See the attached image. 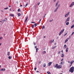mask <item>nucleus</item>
Returning <instances> with one entry per match:
<instances>
[{
    "instance_id": "5",
    "label": "nucleus",
    "mask_w": 74,
    "mask_h": 74,
    "mask_svg": "<svg viewBox=\"0 0 74 74\" xmlns=\"http://www.w3.org/2000/svg\"><path fill=\"white\" fill-rule=\"evenodd\" d=\"M70 14V12H68L67 14L65 15V17H67Z\"/></svg>"
},
{
    "instance_id": "19",
    "label": "nucleus",
    "mask_w": 74,
    "mask_h": 74,
    "mask_svg": "<svg viewBox=\"0 0 74 74\" xmlns=\"http://www.w3.org/2000/svg\"><path fill=\"white\" fill-rule=\"evenodd\" d=\"M43 67H45V66H46V64L44 63V64L43 65Z\"/></svg>"
},
{
    "instance_id": "30",
    "label": "nucleus",
    "mask_w": 74,
    "mask_h": 74,
    "mask_svg": "<svg viewBox=\"0 0 74 74\" xmlns=\"http://www.w3.org/2000/svg\"><path fill=\"white\" fill-rule=\"evenodd\" d=\"M47 73L48 74H51V73L49 72H47Z\"/></svg>"
},
{
    "instance_id": "10",
    "label": "nucleus",
    "mask_w": 74,
    "mask_h": 74,
    "mask_svg": "<svg viewBox=\"0 0 74 74\" xmlns=\"http://www.w3.org/2000/svg\"><path fill=\"white\" fill-rule=\"evenodd\" d=\"M59 1H58L57 3H56V7L58 6V4H59Z\"/></svg>"
},
{
    "instance_id": "29",
    "label": "nucleus",
    "mask_w": 74,
    "mask_h": 74,
    "mask_svg": "<svg viewBox=\"0 0 74 74\" xmlns=\"http://www.w3.org/2000/svg\"><path fill=\"white\" fill-rule=\"evenodd\" d=\"M56 46H55L54 47H53V48H52V49H55V48H56Z\"/></svg>"
},
{
    "instance_id": "48",
    "label": "nucleus",
    "mask_w": 74,
    "mask_h": 74,
    "mask_svg": "<svg viewBox=\"0 0 74 74\" xmlns=\"http://www.w3.org/2000/svg\"><path fill=\"white\" fill-rule=\"evenodd\" d=\"M60 53V51L58 53V54H59V53Z\"/></svg>"
},
{
    "instance_id": "55",
    "label": "nucleus",
    "mask_w": 74,
    "mask_h": 74,
    "mask_svg": "<svg viewBox=\"0 0 74 74\" xmlns=\"http://www.w3.org/2000/svg\"><path fill=\"white\" fill-rule=\"evenodd\" d=\"M71 65H72V64H71V65L70 66V67H71Z\"/></svg>"
},
{
    "instance_id": "18",
    "label": "nucleus",
    "mask_w": 74,
    "mask_h": 74,
    "mask_svg": "<svg viewBox=\"0 0 74 74\" xmlns=\"http://www.w3.org/2000/svg\"><path fill=\"white\" fill-rule=\"evenodd\" d=\"M5 69H1V71H5Z\"/></svg>"
},
{
    "instance_id": "56",
    "label": "nucleus",
    "mask_w": 74,
    "mask_h": 74,
    "mask_svg": "<svg viewBox=\"0 0 74 74\" xmlns=\"http://www.w3.org/2000/svg\"><path fill=\"white\" fill-rule=\"evenodd\" d=\"M3 36H5V34H3Z\"/></svg>"
},
{
    "instance_id": "21",
    "label": "nucleus",
    "mask_w": 74,
    "mask_h": 74,
    "mask_svg": "<svg viewBox=\"0 0 74 74\" xmlns=\"http://www.w3.org/2000/svg\"><path fill=\"white\" fill-rule=\"evenodd\" d=\"M18 12H21V9H18Z\"/></svg>"
},
{
    "instance_id": "34",
    "label": "nucleus",
    "mask_w": 74,
    "mask_h": 74,
    "mask_svg": "<svg viewBox=\"0 0 74 74\" xmlns=\"http://www.w3.org/2000/svg\"><path fill=\"white\" fill-rule=\"evenodd\" d=\"M32 28H33L34 27V25H32Z\"/></svg>"
},
{
    "instance_id": "57",
    "label": "nucleus",
    "mask_w": 74,
    "mask_h": 74,
    "mask_svg": "<svg viewBox=\"0 0 74 74\" xmlns=\"http://www.w3.org/2000/svg\"><path fill=\"white\" fill-rule=\"evenodd\" d=\"M63 52V51L62 50V51H61V52Z\"/></svg>"
},
{
    "instance_id": "62",
    "label": "nucleus",
    "mask_w": 74,
    "mask_h": 74,
    "mask_svg": "<svg viewBox=\"0 0 74 74\" xmlns=\"http://www.w3.org/2000/svg\"><path fill=\"white\" fill-rule=\"evenodd\" d=\"M0 22H2V21H0Z\"/></svg>"
},
{
    "instance_id": "40",
    "label": "nucleus",
    "mask_w": 74,
    "mask_h": 74,
    "mask_svg": "<svg viewBox=\"0 0 74 74\" xmlns=\"http://www.w3.org/2000/svg\"><path fill=\"white\" fill-rule=\"evenodd\" d=\"M40 2H39V3H38V5H40Z\"/></svg>"
},
{
    "instance_id": "13",
    "label": "nucleus",
    "mask_w": 74,
    "mask_h": 74,
    "mask_svg": "<svg viewBox=\"0 0 74 74\" xmlns=\"http://www.w3.org/2000/svg\"><path fill=\"white\" fill-rule=\"evenodd\" d=\"M52 63L51 62H49L48 63L49 66H51V64H52Z\"/></svg>"
},
{
    "instance_id": "64",
    "label": "nucleus",
    "mask_w": 74,
    "mask_h": 74,
    "mask_svg": "<svg viewBox=\"0 0 74 74\" xmlns=\"http://www.w3.org/2000/svg\"><path fill=\"white\" fill-rule=\"evenodd\" d=\"M56 43H55V45H56Z\"/></svg>"
},
{
    "instance_id": "25",
    "label": "nucleus",
    "mask_w": 74,
    "mask_h": 74,
    "mask_svg": "<svg viewBox=\"0 0 74 74\" xmlns=\"http://www.w3.org/2000/svg\"><path fill=\"white\" fill-rule=\"evenodd\" d=\"M11 58H12V57H11V56H9L8 57V59H11Z\"/></svg>"
},
{
    "instance_id": "3",
    "label": "nucleus",
    "mask_w": 74,
    "mask_h": 74,
    "mask_svg": "<svg viewBox=\"0 0 74 74\" xmlns=\"http://www.w3.org/2000/svg\"><path fill=\"white\" fill-rule=\"evenodd\" d=\"M60 4H59L58 5V6L56 8L55 10H54V12H56V11H57V10H58V8H59V7H60Z\"/></svg>"
},
{
    "instance_id": "28",
    "label": "nucleus",
    "mask_w": 74,
    "mask_h": 74,
    "mask_svg": "<svg viewBox=\"0 0 74 74\" xmlns=\"http://www.w3.org/2000/svg\"><path fill=\"white\" fill-rule=\"evenodd\" d=\"M62 58H63V57H64V54H62V56H61Z\"/></svg>"
},
{
    "instance_id": "17",
    "label": "nucleus",
    "mask_w": 74,
    "mask_h": 74,
    "mask_svg": "<svg viewBox=\"0 0 74 74\" xmlns=\"http://www.w3.org/2000/svg\"><path fill=\"white\" fill-rule=\"evenodd\" d=\"M68 51H69V48H67L66 49V52H68Z\"/></svg>"
},
{
    "instance_id": "20",
    "label": "nucleus",
    "mask_w": 74,
    "mask_h": 74,
    "mask_svg": "<svg viewBox=\"0 0 74 74\" xmlns=\"http://www.w3.org/2000/svg\"><path fill=\"white\" fill-rule=\"evenodd\" d=\"M74 60H72V61L71 62H70V63L71 64H73V63H74Z\"/></svg>"
},
{
    "instance_id": "27",
    "label": "nucleus",
    "mask_w": 74,
    "mask_h": 74,
    "mask_svg": "<svg viewBox=\"0 0 74 74\" xmlns=\"http://www.w3.org/2000/svg\"><path fill=\"white\" fill-rule=\"evenodd\" d=\"M69 22H68L66 23V25H69Z\"/></svg>"
},
{
    "instance_id": "2",
    "label": "nucleus",
    "mask_w": 74,
    "mask_h": 74,
    "mask_svg": "<svg viewBox=\"0 0 74 74\" xmlns=\"http://www.w3.org/2000/svg\"><path fill=\"white\" fill-rule=\"evenodd\" d=\"M64 29H63L59 33V36H60V35H61V34H62V33H63V32H64Z\"/></svg>"
},
{
    "instance_id": "12",
    "label": "nucleus",
    "mask_w": 74,
    "mask_h": 74,
    "mask_svg": "<svg viewBox=\"0 0 74 74\" xmlns=\"http://www.w3.org/2000/svg\"><path fill=\"white\" fill-rule=\"evenodd\" d=\"M54 41V40H51L50 41V43H51V44H52L53 42Z\"/></svg>"
},
{
    "instance_id": "32",
    "label": "nucleus",
    "mask_w": 74,
    "mask_h": 74,
    "mask_svg": "<svg viewBox=\"0 0 74 74\" xmlns=\"http://www.w3.org/2000/svg\"><path fill=\"white\" fill-rule=\"evenodd\" d=\"M36 52H38V49L36 48Z\"/></svg>"
},
{
    "instance_id": "9",
    "label": "nucleus",
    "mask_w": 74,
    "mask_h": 74,
    "mask_svg": "<svg viewBox=\"0 0 74 74\" xmlns=\"http://www.w3.org/2000/svg\"><path fill=\"white\" fill-rule=\"evenodd\" d=\"M69 38H67L65 41V43H66V42H67V41H69Z\"/></svg>"
},
{
    "instance_id": "52",
    "label": "nucleus",
    "mask_w": 74,
    "mask_h": 74,
    "mask_svg": "<svg viewBox=\"0 0 74 74\" xmlns=\"http://www.w3.org/2000/svg\"><path fill=\"white\" fill-rule=\"evenodd\" d=\"M56 1V0H54V2H55Z\"/></svg>"
},
{
    "instance_id": "8",
    "label": "nucleus",
    "mask_w": 74,
    "mask_h": 74,
    "mask_svg": "<svg viewBox=\"0 0 74 74\" xmlns=\"http://www.w3.org/2000/svg\"><path fill=\"white\" fill-rule=\"evenodd\" d=\"M74 5V2H73L71 5L70 6V7H72V6H73Z\"/></svg>"
},
{
    "instance_id": "11",
    "label": "nucleus",
    "mask_w": 74,
    "mask_h": 74,
    "mask_svg": "<svg viewBox=\"0 0 74 74\" xmlns=\"http://www.w3.org/2000/svg\"><path fill=\"white\" fill-rule=\"evenodd\" d=\"M28 19V17L27 16V18H26L25 21L24 22H26L27 21V19Z\"/></svg>"
},
{
    "instance_id": "4",
    "label": "nucleus",
    "mask_w": 74,
    "mask_h": 74,
    "mask_svg": "<svg viewBox=\"0 0 74 74\" xmlns=\"http://www.w3.org/2000/svg\"><path fill=\"white\" fill-rule=\"evenodd\" d=\"M62 65H60L59 66L58 65V66L57 67V69H61V68H62Z\"/></svg>"
},
{
    "instance_id": "15",
    "label": "nucleus",
    "mask_w": 74,
    "mask_h": 74,
    "mask_svg": "<svg viewBox=\"0 0 74 74\" xmlns=\"http://www.w3.org/2000/svg\"><path fill=\"white\" fill-rule=\"evenodd\" d=\"M10 52L9 51L8 52L7 55H8V56H10Z\"/></svg>"
},
{
    "instance_id": "41",
    "label": "nucleus",
    "mask_w": 74,
    "mask_h": 74,
    "mask_svg": "<svg viewBox=\"0 0 74 74\" xmlns=\"http://www.w3.org/2000/svg\"><path fill=\"white\" fill-rule=\"evenodd\" d=\"M41 19L39 21V23H40V22H41Z\"/></svg>"
},
{
    "instance_id": "37",
    "label": "nucleus",
    "mask_w": 74,
    "mask_h": 74,
    "mask_svg": "<svg viewBox=\"0 0 74 74\" xmlns=\"http://www.w3.org/2000/svg\"><path fill=\"white\" fill-rule=\"evenodd\" d=\"M36 69H37V68H34V70L35 71H36Z\"/></svg>"
},
{
    "instance_id": "1",
    "label": "nucleus",
    "mask_w": 74,
    "mask_h": 74,
    "mask_svg": "<svg viewBox=\"0 0 74 74\" xmlns=\"http://www.w3.org/2000/svg\"><path fill=\"white\" fill-rule=\"evenodd\" d=\"M74 71V66L72 67L69 70V72H71V73H73Z\"/></svg>"
},
{
    "instance_id": "36",
    "label": "nucleus",
    "mask_w": 74,
    "mask_h": 74,
    "mask_svg": "<svg viewBox=\"0 0 74 74\" xmlns=\"http://www.w3.org/2000/svg\"><path fill=\"white\" fill-rule=\"evenodd\" d=\"M74 34V32H72V33L71 34V36H72L73 34Z\"/></svg>"
},
{
    "instance_id": "58",
    "label": "nucleus",
    "mask_w": 74,
    "mask_h": 74,
    "mask_svg": "<svg viewBox=\"0 0 74 74\" xmlns=\"http://www.w3.org/2000/svg\"><path fill=\"white\" fill-rule=\"evenodd\" d=\"M10 11H11V8H10Z\"/></svg>"
},
{
    "instance_id": "50",
    "label": "nucleus",
    "mask_w": 74,
    "mask_h": 74,
    "mask_svg": "<svg viewBox=\"0 0 74 74\" xmlns=\"http://www.w3.org/2000/svg\"><path fill=\"white\" fill-rule=\"evenodd\" d=\"M35 48L36 49H37V46H35Z\"/></svg>"
},
{
    "instance_id": "26",
    "label": "nucleus",
    "mask_w": 74,
    "mask_h": 74,
    "mask_svg": "<svg viewBox=\"0 0 74 74\" xmlns=\"http://www.w3.org/2000/svg\"><path fill=\"white\" fill-rule=\"evenodd\" d=\"M64 63V62L62 61L61 63H60V64H63Z\"/></svg>"
},
{
    "instance_id": "60",
    "label": "nucleus",
    "mask_w": 74,
    "mask_h": 74,
    "mask_svg": "<svg viewBox=\"0 0 74 74\" xmlns=\"http://www.w3.org/2000/svg\"><path fill=\"white\" fill-rule=\"evenodd\" d=\"M1 45V44L0 43V45Z\"/></svg>"
},
{
    "instance_id": "49",
    "label": "nucleus",
    "mask_w": 74,
    "mask_h": 74,
    "mask_svg": "<svg viewBox=\"0 0 74 74\" xmlns=\"http://www.w3.org/2000/svg\"><path fill=\"white\" fill-rule=\"evenodd\" d=\"M39 71H36V73H39Z\"/></svg>"
},
{
    "instance_id": "61",
    "label": "nucleus",
    "mask_w": 74,
    "mask_h": 74,
    "mask_svg": "<svg viewBox=\"0 0 74 74\" xmlns=\"http://www.w3.org/2000/svg\"><path fill=\"white\" fill-rule=\"evenodd\" d=\"M44 38H45V36H44Z\"/></svg>"
},
{
    "instance_id": "35",
    "label": "nucleus",
    "mask_w": 74,
    "mask_h": 74,
    "mask_svg": "<svg viewBox=\"0 0 74 74\" xmlns=\"http://www.w3.org/2000/svg\"><path fill=\"white\" fill-rule=\"evenodd\" d=\"M7 9H8V7H7L6 8H4V10H7Z\"/></svg>"
},
{
    "instance_id": "53",
    "label": "nucleus",
    "mask_w": 74,
    "mask_h": 74,
    "mask_svg": "<svg viewBox=\"0 0 74 74\" xmlns=\"http://www.w3.org/2000/svg\"><path fill=\"white\" fill-rule=\"evenodd\" d=\"M22 5H20V7H22Z\"/></svg>"
},
{
    "instance_id": "39",
    "label": "nucleus",
    "mask_w": 74,
    "mask_h": 74,
    "mask_svg": "<svg viewBox=\"0 0 74 74\" xmlns=\"http://www.w3.org/2000/svg\"><path fill=\"white\" fill-rule=\"evenodd\" d=\"M3 38V37H0V40H2V39Z\"/></svg>"
},
{
    "instance_id": "44",
    "label": "nucleus",
    "mask_w": 74,
    "mask_h": 74,
    "mask_svg": "<svg viewBox=\"0 0 74 74\" xmlns=\"http://www.w3.org/2000/svg\"><path fill=\"white\" fill-rule=\"evenodd\" d=\"M40 63H41V61L39 62V64H40Z\"/></svg>"
},
{
    "instance_id": "16",
    "label": "nucleus",
    "mask_w": 74,
    "mask_h": 74,
    "mask_svg": "<svg viewBox=\"0 0 74 74\" xmlns=\"http://www.w3.org/2000/svg\"><path fill=\"white\" fill-rule=\"evenodd\" d=\"M45 53H46V51H43V52L42 53V54L43 55H44V54H45Z\"/></svg>"
},
{
    "instance_id": "47",
    "label": "nucleus",
    "mask_w": 74,
    "mask_h": 74,
    "mask_svg": "<svg viewBox=\"0 0 74 74\" xmlns=\"http://www.w3.org/2000/svg\"><path fill=\"white\" fill-rule=\"evenodd\" d=\"M34 45H36V43H35V42H34Z\"/></svg>"
},
{
    "instance_id": "6",
    "label": "nucleus",
    "mask_w": 74,
    "mask_h": 74,
    "mask_svg": "<svg viewBox=\"0 0 74 74\" xmlns=\"http://www.w3.org/2000/svg\"><path fill=\"white\" fill-rule=\"evenodd\" d=\"M69 20H70V17H68L67 19L65 21V23H66V22H67L68 21H69Z\"/></svg>"
},
{
    "instance_id": "22",
    "label": "nucleus",
    "mask_w": 74,
    "mask_h": 74,
    "mask_svg": "<svg viewBox=\"0 0 74 74\" xmlns=\"http://www.w3.org/2000/svg\"><path fill=\"white\" fill-rule=\"evenodd\" d=\"M21 13H19L18 14V16H21Z\"/></svg>"
},
{
    "instance_id": "24",
    "label": "nucleus",
    "mask_w": 74,
    "mask_h": 74,
    "mask_svg": "<svg viewBox=\"0 0 74 74\" xmlns=\"http://www.w3.org/2000/svg\"><path fill=\"white\" fill-rule=\"evenodd\" d=\"M42 29H45V26H43L42 27Z\"/></svg>"
},
{
    "instance_id": "51",
    "label": "nucleus",
    "mask_w": 74,
    "mask_h": 74,
    "mask_svg": "<svg viewBox=\"0 0 74 74\" xmlns=\"http://www.w3.org/2000/svg\"><path fill=\"white\" fill-rule=\"evenodd\" d=\"M1 12H4V11L3 10H1Z\"/></svg>"
},
{
    "instance_id": "43",
    "label": "nucleus",
    "mask_w": 74,
    "mask_h": 74,
    "mask_svg": "<svg viewBox=\"0 0 74 74\" xmlns=\"http://www.w3.org/2000/svg\"><path fill=\"white\" fill-rule=\"evenodd\" d=\"M64 59L63 58H62V60H61V61L62 62V61H63V60Z\"/></svg>"
},
{
    "instance_id": "54",
    "label": "nucleus",
    "mask_w": 74,
    "mask_h": 74,
    "mask_svg": "<svg viewBox=\"0 0 74 74\" xmlns=\"http://www.w3.org/2000/svg\"><path fill=\"white\" fill-rule=\"evenodd\" d=\"M45 16L43 17V18H45Z\"/></svg>"
},
{
    "instance_id": "38",
    "label": "nucleus",
    "mask_w": 74,
    "mask_h": 74,
    "mask_svg": "<svg viewBox=\"0 0 74 74\" xmlns=\"http://www.w3.org/2000/svg\"><path fill=\"white\" fill-rule=\"evenodd\" d=\"M53 20L52 19V20H50V21H49V22H52V21H53Z\"/></svg>"
},
{
    "instance_id": "45",
    "label": "nucleus",
    "mask_w": 74,
    "mask_h": 74,
    "mask_svg": "<svg viewBox=\"0 0 74 74\" xmlns=\"http://www.w3.org/2000/svg\"><path fill=\"white\" fill-rule=\"evenodd\" d=\"M67 33H66V34H65L64 35V36H65V35H67Z\"/></svg>"
},
{
    "instance_id": "63",
    "label": "nucleus",
    "mask_w": 74,
    "mask_h": 74,
    "mask_svg": "<svg viewBox=\"0 0 74 74\" xmlns=\"http://www.w3.org/2000/svg\"><path fill=\"white\" fill-rule=\"evenodd\" d=\"M45 15H46V14H45Z\"/></svg>"
},
{
    "instance_id": "31",
    "label": "nucleus",
    "mask_w": 74,
    "mask_h": 74,
    "mask_svg": "<svg viewBox=\"0 0 74 74\" xmlns=\"http://www.w3.org/2000/svg\"><path fill=\"white\" fill-rule=\"evenodd\" d=\"M37 23H35L34 24V26H35V27H36V26H37Z\"/></svg>"
},
{
    "instance_id": "59",
    "label": "nucleus",
    "mask_w": 74,
    "mask_h": 74,
    "mask_svg": "<svg viewBox=\"0 0 74 74\" xmlns=\"http://www.w3.org/2000/svg\"><path fill=\"white\" fill-rule=\"evenodd\" d=\"M1 67V65H0V68Z\"/></svg>"
},
{
    "instance_id": "42",
    "label": "nucleus",
    "mask_w": 74,
    "mask_h": 74,
    "mask_svg": "<svg viewBox=\"0 0 74 74\" xmlns=\"http://www.w3.org/2000/svg\"><path fill=\"white\" fill-rule=\"evenodd\" d=\"M66 45H64V47H65V48H66Z\"/></svg>"
},
{
    "instance_id": "46",
    "label": "nucleus",
    "mask_w": 74,
    "mask_h": 74,
    "mask_svg": "<svg viewBox=\"0 0 74 74\" xmlns=\"http://www.w3.org/2000/svg\"><path fill=\"white\" fill-rule=\"evenodd\" d=\"M68 63H70V61H68Z\"/></svg>"
},
{
    "instance_id": "7",
    "label": "nucleus",
    "mask_w": 74,
    "mask_h": 74,
    "mask_svg": "<svg viewBox=\"0 0 74 74\" xmlns=\"http://www.w3.org/2000/svg\"><path fill=\"white\" fill-rule=\"evenodd\" d=\"M58 66V64H56L55 65H54V67L55 68H56V69L57 68Z\"/></svg>"
},
{
    "instance_id": "14",
    "label": "nucleus",
    "mask_w": 74,
    "mask_h": 74,
    "mask_svg": "<svg viewBox=\"0 0 74 74\" xmlns=\"http://www.w3.org/2000/svg\"><path fill=\"white\" fill-rule=\"evenodd\" d=\"M10 15L11 16H12L13 17H14V14H11Z\"/></svg>"
},
{
    "instance_id": "33",
    "label": "nucleus",
    "mask_w": 74,
    "mask_h": 74,
    "mask_svg": "<svg viewBox=\"0 0 74 74\" xmlns=\"http://www.w3.org/2000/svg\"><path fill=\"white\" fill-rule=\"evenodd\" d=\"M28 4V3H27V4H26V5L25 6V7H26L27 6V5Z\"/></svg>"
},
{
    "instance_id": "23",
    "label": "nucleus",
    "mask_w": 74,
    "mask_h": 74,
    "mask_svg": "<svg viewBox=\"0 0 74 74\" xmlns=\"http://www.w3.org/2000/svg\"><path fill=\"white\" fill-rule=\"evenodd\" d=\"M74 27V25H72L71 26V29H72V28H73V27Z\"/></svg>"
}]
</instances>
